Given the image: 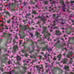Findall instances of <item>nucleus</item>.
Instances as JSON below:
<instances>
[{
  "label": "nucleus",
  "mask_w": 74,
  "mask_h": 74,
  "mask_svg": "<svg viewBox=\"0 0 74 74\" xmlns=\"http://www.w3.org/2000/svg\"><path fill=\"white\" fill-rule=\"evenodd\" d=\"M21 67H22V68L24 70L23 71H21V69H20V67L19 66H16L14 67V70H16V69H18V72H15V71L13 70L12 71V73L15 74H18V73H20V74H25L26 73V70H27V68H26V67L23 66H21Z\"/></svg>",
  "instance_id": "f257e3e1"
},
{
  "label": "nucleus",
  "mask_w": 74,
  "mask_h": 74,
  "mask_svg": "<svg viewBox=\"0 0 74 74\" xmlns=\"http://www.w3.org/2000/svg\"><path fill=\"white\" fill-rule=\"evenodd\" d=\"M19 5L18 4H17L16 3H15L14 4H12V5H9V7L10 9V11L12 12H14V11H15V10L14 9V7H18Z\"/></svg>",
  "instance_id": "f03ea898"
},
{
  "label": "nucleus",
  "mask_w": 74,
  "mask_h": 74,
  "mask_svg": "<svg viewBox=\"0 0 74 74\" xmlns=\"http://www.w3.org/2000/svg\"><path fill=\"white\" fill-rule=\"evenodd\" d=\"M42 28L43 29V31L42 32V34L46 33L47 34V37H49V36H51V34H50V33H48V31L47 30V27L45 26L42 27Z\"/></svg>",
  "instance_id": "7ed1b4c3"
},
{
  "label": "nucleus",
  "mask_w": 74,
  "mask_h": 74,
  "mask_svg": "<svg viewBox=\"0 0 74 74\" xmlns=\"http://www.w3.org/2000/svg\"><path fill=\"white\" fill-rule=\"evenodd\" d=\"M1 66L0 69L1 71L3 72L4 71L3 67L4 66V65H3V63H5V59H4L3 60L2 59H3V57H1Z\"/></svg>",
  "instance_id": "20e7f679"
},
{
  "label": "nucleus",
  "mask_w": 74,
  "mask_h": 74,
  "mask_svg": "<svg viewBox=\"0 0 74 74\" xmlns=\"http://www.w3.org/2000/svg\"><path fill=\"white\" fill-rule=\"evenodd\" d=\"M20 29L21 31L23 32V30L26 31L28 29V27H27V25H25L24 26L20 25H19Z\"/></svg>",
  "instance_id": "39448f33"
},
{
  "label": "nucleus",
  "mask_w": 74,
  "mask_h": 74,
  "mask_svg": "<svg viewBox=\"0 0 74 74\" xmlns=\"http://www.w3.org/2000/svg\"><path fill=\"white\" fill-rule=\"evenodd\" d=\"M60 40H58L55 44V46L58 48H60V46L59 45L60 44L59 43H60Z\"/></svg>",
  "instance_id": "423d86ee"
},
{
  "label": "nucleus",
  "mask_w": 74,
  "mask_h": 74,
  "mask_svg": "<svg viewBox=\"0 0 74 74\" xmlns=\"http://www.w3.org/2000/svg\"><path fill=\"white\" fill-rule=\"evenodd\" d=\"M56 70L58 71L61 70V69H60L58 67H55L53 69L51 70V71L53 73H54L56 71Z\"/></svg>",
  "instance_id": "0eeeda50"
},
{
  "label": "nucleus",
  "mask_w": 74,
  "mask_h": 74,
  "mask_svg": "<svg viewBox=\"0 0 74 74\" xmlns=\"http://www.w3.org/2000/svg\"><path fill=\"white\" fill-rule=\"evenodd\" d=\"M30 47H28L27 48V51H29V53L32 54V53L34 52V48H33L32 50V51H30Z\"/></svg>",
  "instance_id": "6e6552de"
},
{
  "label": "nucleus",
  "mask_w": 74,
  "mask_h": 74,
  "mask_svg": "<svg viewBox=\"0 0 74 74\" xmlns=\"http://www.w3.org/2000/svg\"><path fill=\"white\" fill-rule=\"evenodd\" d=\"M3 34L2 36V37H6L5 36V35H7V36H9V37H10V36H11L12 35V34H7V33L5 32L3 33Z\"/></svg>",
  "instance_id": "1a4fd4ad"
},
{
  "label": "nucleus",
  "mask_w": 74,
  "mask_h": 74,
  "mask_svg": "<svg viewBox=\"0 0 74 74\" xmlns=\"http://www.w3.org/2000/svg\"><path fill=\"white\" fill-rule=\"evenodd\" d=\"M55 34L56 36H59V35H61L62 34H61V32L60 31H58L57 30L55 31Z\"/></svg>",
  "instance_id": "9d476101"
},
{
  "label": "nucleus",
  "mask_w": 74,
  "mask_h": 74,
  "mask_svg": "<svg viewBox=\"0 0 74 74\" xmlns=\"http://www.w3.org/2000/svg\"><path fill=\"white\" fill-rule=\"evenodd\" d=\"M17 50H18V47L16 46L15 45L13 47V51L14 52H16Z\"/></svg>",
  "instance_id": "9b49d317"
},
{
  "label": "nucleus",
  "mask_w": 74,
  "mask_h": 74,
  "mask_svg": "<svg viewBox=\"0 0 74 74\" xmlns=\"http://www.w3.org/2000/svg\"><path fill=\"white\" fill-rule=\"evenodd\" d=\"M35 35L36 36L37 38H38L42 36L40 34V33H38L37 32H36Z\"/></svg>",
  "instance_id": "f8f14e48"
},
{
  "label": "nucleus",
  "mask_w": 74,
  "mask_h": 74,
  "mask_svg": "<svg viewBox=\"0 0 74 74\" xmlns=\"http://www.w3.org/2000/svg\"><path fill=\"white\" fill-rule=\"evenodd\" d=\"M67 61H68L67 59L66 58H64V59L63 60V61H62L61 62V63H63V64H66Z\"/></svg>",
  "instance_id": "ddd939ff"
},
{
  "label": "nucleus",
  "mask_w": 74,
  "mask_h": 74,
  "mask_svg": "<svg viewBox=\"0 0 74 74\" xmlns=\"http://www.w3.org/2000/svg\"><path fill=\"white\" fill-rule=\"evenodd\" d=\"M60 21H62V22H60V23H61V24H62V25H64V24L66 23V20H65L61 19L60 20Z\"/></svg>",
  "instance_id": "4468645a"
},
{
  "label": "nucleus",
  "mask_w": 74,
  "mask_h": 74,
  "mask_svg": "<svg viewBox=\"0 0 74 74\" xmlns=\"http://www.w3.org/2000/svg\"><path fill=\"white\" fill-rule=\"evenodd\" d=\"M72 54H73V52H72V51H69L68 52V53L67 54V58H69V56L71 55Z\"/></svg>",
  "instance_id": "2eb2a0df"
},
{
  "label": "nucleus",
  "mask_w": 74,
  "mask_h": 74,
  "mask_svg": "<svg viewBox=\"0 0 74 74\" xmlns=\"http://www.w3.org/2000/svg\"><path fill=\"white\" fill-rule=\"evenodd\" d=\"M62 10L63 11V12H65V10L66 9V8H65V7H66V5L64 3L62 4Z\"/></svg>",
  "instance_id": "dca6fc26"
},
{
  "label": "nucleus",
  "mask_w": 74,
  "mask_h": 74,
  "mask_svg": "<svg viewBox=\"0 0 74 74\" xmlns=\"http://www.w3.org/2000/svg\"><path fill=\"white\" fill-rule=\"evenodd\" d=\"M45 17H44L43 18H42L40 16H38L37 17L38 18H40V19H41V20L40 21H41L45 20V19L44 18Z\"/></svg>",
  "instance_id": "f3484780"
},
{
  "label": "nucleus",
  "mask_w": 74,
  "mask_h": 74,
  "mask_svg": "<svg viewBox=\"0 0 74 74\" xmlns=\"http://www.w3.org/2000/svg\"><path fill=\"white\" fill-rule=\"evenodd\" d=\"M64 68L65 70H66V71H69V66H66L64 67Z\"/></svg>",
  "instance_id": "a211bd4d"
},
{
  "label": "nucleus",
  "mask_w": 74,
  "mask_h": 74,
  "mask_svg": "<svg viewBox=\"0 0 74 74\" xmlns=\"http://www.w3.org/2000/svg\"><path fill=\"white\" fill-rule=\"evenodd\" d=\"M50 1L51 4H55V3L56 2V1H52V0H50Z\"/></svg>",
  "instance_id": "6ab92c4d"
},
{
  "label": "nucleus",
  "mask_w": 74,
  "mask_h": 74,
  "mask_svg": "<svg viewBox=\"0 0 74 74\" xmlns=\"http://www.w3.org/2000/svg\"><path fill=\"white\" fill-rule=\"evenodd\" d=\"M20 36L21 38H24L25 37V35H24V33H23V34L22 35L20 34Z\"/></svg>",
  "instance_id": "aec40b11"
},
{
  "label": "nucleus",
  "mask_w": 74,
  "mask_h": 74,
  "mask_svg": "<svg viewBox=\"0 0 74 74\" xmlns=\"http://www.w3.org/2000/svg\"><path fill=\"white\" fill-rule=\"evenodd\" d=\"M71 33V32L70 30H66V33L67 34H70Z\"/></svg>",
  "instance_id": "412c9836"
},
{
  "label": "nucleus",
  "mask_w": 74,
  "mask_h": 74,
  "mask_svg": "<svg viewBox=\"0 0 74 74\" xmlns=\"http://www.w3.org/2000/svg\"><path fill=\"white\" fill-rule=\"evenodd\" d=\"M30 4H31V5H34L35 2H34L32 0H31L30 2Z\"/></svg>",
  "instance_id": "4be33fe9"
},
{
  "label": "nucleus",
  "mask_w": 74,
  "mask_h": 74,
  "mask_svg": "<svg viewBox=\"0 0 74 74\" xmlns=\"http://www.w3.org/2000/svg\"><path fill=\"white\" fill-rule=\"evenodd\" d=\"M32 13L33 14H35V15H36V14H37V15H38V13H37V12H36V10L33 11Z\"/></svg>",
  "instance_id": "5701e85b"
},
{
  "label": "nucleus",
  "mask_w": 74,
  "mask_h": 74,
  "mask_svg": "<svg viewBox=\"0 0 74 74\" xmlns=\"http://www.w3.org/2000/svg\"><path fill=\"white\" fill-rule=\"evenodd\" d=\"M37 25H39V27H40V28H42V26H41V25H40V22L37 21Z\"/></svg>",
  "instance_id": "b1692460"
},
{
  "label": "nucleus",
  "mask_w": 74,
  "mask_h": 74,
  "mask_svg": "<svg viewBox=\"0 0 74 74\" xmlns=\"http://www.w3.org/2000/svg\"><path fill=\"white\" fill-rule=\"evenodd\" d=\"M16 58L17 59V60H21V58L19 56H17Z\"/></svg>",
  "instance_id": "393cba45"
},
{
  "label": "nucleus",
  "mask_w": 74,
  "mask_h": 74,
  "mask_svg": "<svg viewBox=\"0 0 74 74\" xmlns=\"http://www.w3.org/2000/svg\"><path fill=\"white\" fill-rule=\"evenodd\" d=\"M4 26L5 28H4L3 27L2 28L3 30H5V29L8 30V27L6 25H4Z\"/></svg>",
  "instance_id": "a878e982"
},
{
  "label": "nucleus",
  "mask_w": 74,
  "mask_h": 74,
  "mask_svg": "<svg viewBox=\"0 0 74 74\" xmlns=\"http://www.w3.org/2000/svg\"><path fill=\"white\" fill-rule=\"evenodd\" d=\"M62 55H58L57 56V58H58V60H60V59H61V56Z\"/></svg>",
  "instance_id": "bb28decb"
},
{
  "label": "nucleus",
  "mask_w": 74,
  "mask_h": 74,
  "mask_svg": "<svg viewBox=\"0 0 74 74\" xmlns=\"http://www.w3.org/2000/svg\"><path fill=\"white\" fill-rule=\"evenodd\" d=\"M31 41L32 42V46H34V42L33 41V40H32L31 39L30 40H27V41Z\"/></svg>",
  "instance_id": "cd10ccee"
},
{
  "label": "nucleus",
  "mask_w": 74,
  "mask_h": 74,
  "mask_svg": "<svg viewBox=\"0 0 74 74\" xmlns=\"http://www.w3.org/2000/svg\"><path fill=\"white\" fill-rule=\"evenodd\" d=\"M45 20L44 21H43V23H42V25H44V24H45V21H46V20H47V19H45V18H44Z\"/></svg>",
  "instance_id": "c85d7f7f"
},
{
  "label": "nucleus",
  "mask_w": 74,
  "mask_h": 74,
  "mask_svg": "<svg viewBox=\"0 0 74 74\" xmlns=\"http://www.w3.org/2000/svg\"><path fill=\"white\" fill-rule=\"evenodd\" d=\"M69 63L71 64H72V63H73V59L72 58L70 59V61L69 62Z\"/></svg>",
  "instance_id": "c756f323"
},
{
  "label": "nucleus",
  "mask_w": 74,
  "mask_h": 74,
  "mask_svg": "<svg viewBox=\"0 0 74 74\" xmlns=\"http://www.w3.org/2000/svg\"><path fill=\"white\" fill-rule=\"evenodd\" d=\"M46 48H47V46H45V47H43L42 48V50L43 51H45V49H46Z\"/></svg>",
  "instance_id": "7c9ffc66"
},
{
  "label": "nucleus",
  "mask_w": 74,
  "mask_h": 74,
  "mask_svg": "<svg viewBox=\"0 0 74 74\" xmlns=\"http://www.w3.org/2000/svg\"><path fill=\"white\" fill-rule=\"evenodd\" d=\"M60 4H63L64 3V2H63V1L62 0H60Z\"/></svg>",
  "instance_id": "2f4dec72"
},
{
  "label": "nucleus",
  "mask_w": 74,
  "mask_h": 74,
  "mask_svg": "<svg viewBox=\"0 0 74 74\" xmlns=\"http://www.w3.org/2000/svg\"><path fill=\"white\" fill-rule=\"evenodd\" d=\"M42 9H43V10H47V7L46 6L45 7V9H44V7H42Z\"/></svg>",
  "instance_id": "473e14b6"
},
{
  "label": "nucleus",
  "mask_w": 74,
  "mask_h": 74,
  "mask_svg": "<svg viewBox=\"0 0 74 74\" xmlns=\"http://www.w3.org/2000/svg\"><path fill=\"white\" fill-rule=\"evenodd\" d=\"M55 25H56L55 24V21H53V25H52V26H55Z\"/></svg>",
  "instance_id": "72a5a7b5"
},
{
  "label": "nucleus",
  "mask_w": 74,
  "mask_h": 74,
  "mask_svg": "<svg viewBox=\"0 0 74 74\" xmlns=\"http://www.w3.org/2000/svg\"><path fill=\"white\" fill-rule=\"evenodd\" d=\"M43 3L45 4H47L48 3V1H43Z\"/></svg>",
  "instance_id": "f704fd0d"
},
{
  "label": "nucleus",
  "mask_w": 74,
  "mask_h": 74,
  "mask_svg": "<svg viewBox=\"0 0 74 74\" xmlns=\"http://www.w3.org/2000/svg\"><path fill=\"white\" fill-rule=\"evenodd\" d=\"M2 49H3L4 50V51H5V52H7V49H6L4 47H3L2 48Z\"/></svg>",
  "instance_id": "c9c22d12"
},
{
  "label": "nucleus",
  "mask_w": 74,
  "mask_h": 74,
  "mask_svg": "<svg viewBox=\"0 0 74 74\" xmlns=\"http://www.w3.org/2000/svg\"><path fill=\"white\" fill-rule=\"evenodd\" d=\"M42 40H43L42 39V38H40L39 40H38V42L39 41H41Z\"/></svg>",
  "instance_id": "e433bc0d"
},
{
  "label": "nucleus",
  "mask_w": 74,
  "mask_h": 74,
  "mask_svg": "<svg viewBox=\"0 0 74 74\" xmlns=\"http://www.w3.org/2000/svg\"><path fill=\"white\" fill-rule=\"evenodd\" d=\"M7 22L8 23H10V22H11V20H8Z\"/></svg>",
  "instance_id": "4c0bfd02"
},
{
  "label": "nucleus",
  "mask_w": 74,
  "mask_h": 74,
  "mask_svg": "<svg viewBox=\"0 0 74 74\" xmlns=\"http://www.w3.org/2000/svg\"><path fill=\"white\" fill-rule=\"evenodd\" d=\"M23 23H24V24H26V23H27V22H26V21L23 20Z\"/></svg>",
  "instance_id": "58836bf2"
},
{
  "label": "nucleus",
  "mask_w": 74,
  "mask_h": 74,
  "mask_svg": "<svg viewBox=\"0 0 74 74\" xmlns=\"http://www.w3.org/2000/svg\"><path fill=\"white\" fill-rule=\"evenodd\" d=\"M59 29V27H55L54 28V29Z\"/></svg>",
  "instance_id": "ea45409f"
},
{
  "label": "nucleus",
  "mask_w": 74,
  "mask_h": 74,
  "mask_svg": "<svg viewBox=\"0 0 74 74\" xmlns=\"http://www.w3.org/2000/svg\"><path fill=\"white\" fill-rule=\"evenodd\" d=\"M46 61L49 62L51 63V61H50V60H49V58H48V59L46 60Z\"/></svg>",
  "instance_id": "a19ab883"
},
{
  "label": "nucleus",
  "mask_w": 74,
  "mask_h": 74,
  "mask_svg": "<svg viewBox=\"0 0 74 74\" xmlns=\"http://www.w3.org/2000/svg\"><path fill=\"white\" fill-rule=\"evenodd\" d=\"M55 17H56L55 14H53V18H55Z\"/></svg>",
  "instance_id": "79ce46f5"
},
{
  "label": "nucleus",
  "mask_w": 74,
  "mask_h": 74,
  "mask_svg": "<svg viewBox=\"0 0 74 74\" xmlns=\"http://www.w3.org/2000/svg\"><path fill=\"white\" fill-rule=\"evenodd\" d=\"M47 40H48V41H49H49H51V39H50L49 36L48 38L47 39Z\"/></svg>",
  "instance_id": "37998d69"
},
{
  "label": "nucleus",
  "mask_w": 74,
  "mask_h": 74,
  "mask_svg": "<svg viewBox=\"0 0 74 74\" xmlns=\"http://www.w3.org/2000/svg\"><path fill=\"white\" fill-rule=\"evenodd\" d=\"M53 9L51 8V10H49V12H51L52 11H53Z\"/></svg>",
  "instance_id": "c03bdc74"
},
{
  "label": "nucleus",
  "mask_w": 74,
  "mask_h": 74,
  "mask_svg": "<svg viewBox=\"0 0 74 74\" xmlns=\"http://www.w3.org/2000/svg\"><path fill=\"white\" fill-rule=\"evenodd\" d=\"M45 42H42L40 44V45H42V44H43V45H45Z\"/></svg>",
  "instance_id": "a18cd8bd"
},
{
  "label": "nucleus",
  "mask_w": 74,
  "mask_h": 74,
  "mask_svg": "<svg viewBox=\"0 0 74 74\" xmlns=\"http://www.w3.org/2000/svg\"><path fill=\"white\" fill-rule=\"evenodd\" d=\"M70 3H71V4H73V3L74 4V1H71Z\"/></svg>",
  "instance_id": "49530a36"
},
{
  "label": "nucleus",
  "mask_w": 74,
  "mask_h": 74,
  "mask_svg": "<svg viewBox=\"0 0 74 74\" xmlns=\"http://www.w3.org/2000/svg\"><path fill=\"white\" fill-rule=\"evenodd\" d=\"M15 39H18V38L17 37V35L16 34V35L15 36Z\"/></svg>",
  "instance_id": "de8ad7c7"
},
{
  "label": "nucleus",
  "mask_w": 74,
  "mask_h": 74,
  "mask_svg": "<svg viewBox=\"0 0 74 74\" xmlns=\"http://www.w3.org/2000/svg\"><path fill=\"white\" fill-rule=\"evenodd\" d=\"M30 15H31V14L30 13L27 14H26V15L27 16H30Z\"/></svg>",
  "instance_id": "09e8293b"
},
{
  "label": "nucleus",
  "mask_w": 74,
  "mask_h": 74,
  "mask_svg": "<svg viewBox=\"0 0 74 74\" xmlns=\"http://www.w3.org/2000/svg\"><path fill=\"white\" fill-rule=\"evenodd\" d=\"M16 64H17L18 65H21V64H20V63H19V62L17 61L16 63Z\"/></svg>",
  "instance_id": "8fccbe9b"
},
{
  "label": "nucleus",
  "mask_w": 74,
  "mask_h": 74,
  "mask_svg": "<svg viewBox=\"0 0 74 74\" xmlns=\"http://www.w3.org/2000/svg\"><path fill=\"white\" fill-rule=\"evenodd\" d=\"M42 58V56H39V60H41V59Z\"/></svg>",
  "instance_id": "3c124183"
},
{
  "label": "nucleus",
  "mask_w": 74,
  "mask_h": 74,
  "mask_svg": "<svg viewBox=\"0 0 74 74\" xmlns=\"http://www.w3.org/2000/svg\"><path fill=\"white\" fill-rule=\"evenodd\" d=\"M31 36V37H33V34L31 33L29 34Z\"/></svg>",
  "instance_id": "603ef678"
},
{
  "label": "nucleus",
  "mask_w": 74,
  "mask_h": 74,
  "mask_svg": "<svg viewBox=\"0 0 74 74\" xmlns=\"http://www.w3.org/2000/svg\"><path fill=\"white\" fill-rule=\"evenodd\" d=\"M25 57H26V58H27V54L26 53H25Z\"/></svg>",
  "instance_id": "864d4df0"
},
{
  "label": "nucleus",
  "mask_w": 74,
  "mask_h": 74,
  "mask_svg": "<svg viewBox=\"0 0 74 74\" xmlns=\"http://www.w3.org/2000/svg\"><path fill=\"white\" fill-rule=\"evenodd\" d=\"M47 47H48V46H47V48H46V49H47V50L48 51H49V49L47 48Z\"/></svg>",
  "instance_id": "5fc2aeb1"
},
{
  "label": "nucleus",
  "mask_w": 74,
  "mask_h": 74,
  "mask_svg": "<svg viewBox=\"0 0 74 74\" xmlns=\"http://www.w3.org/2000/svg\"><path fill=\"white\" fill-rule=\"evenodd\" d=\"M69 29H71V30H73V28H71V27L70 26L68 27Z\"/></svg>",
  "instance_id": "6e6d98bb"
},
{
  "label": "nucleus",
  "mask_w": 74,
  "mask_h": 74,
  "mask_svg": "<svg viewBox=\"0 0 74 74\" xmlns=\"http://www.w3.org/2000/svg\"><path fill=\"white\" fill-rule=\"evenodd\" d=\"M23 4H24V6L26 5V2H23Z\"/></svg>",
  "instance_id": "4d7b16f0"
},
{
  "label": "nucleus",
  "mask_w": 74,
  "mask_h": 74,
  "mask_svg": "<svg viewBox=\"0 0 74 74\" xmlns=\"http://www.w3.org/2000/svg\"><path fill=\"white\" fill-rule=\"evenodd\" d=\"M5 13L6 14H8V15L9 14V12H5Z\"/></svg>",
  "instance_id": "13d9d810"
},
{
  "label": "nucleus",
  "mask_w": 74,
  "mask_h": 74,
  "mask_svg": "<svg viewBox=\"0 0 74 74\" xmlns=\"http://www.w3.org/2000/svg\"><path fill=\"white\" fill-rule=\"evenodd\" d=\"M9 39V38H8L6 40V42H8V39Z\"/></svg>",
  "instance_id": "bf43d9fd"
},
{
  "label": "nucleus",
  "mask_w": 74,
  "mask_h": 74,
  "mask_svg": "<svg viewBox=\"0 0 74 74\" xmlns=\"http://www.w3.org/2000/svg\"><path fill=\"white\" fill-rule=\"evenodd\" d=\"M0 11H2V9H3V7H0Z\"/></svg>",
  "instance_id": "052dcab7"
},
{
  "label": "nucleus",
  "mask_w": 74,
  "mask_h": 74,
  "mask_svg": "<svg viewBox=\"0 0 74 74\" xmlns=\"http://www.w3.org/2000/svg\"><path fill=\"white\" fill-rule=\"evenodd\" d=\"M47 37L45 35H44V38H45V39L47 38Z\"/></svg>",
  "instance_id": "680f3d73"
},
{
  "label": "nucleus",
  "mask_w": 74,
  "mask_h": 74,
  "mask_svg": "<svg viewBox=\"0 0 74 74\" xmlns=\"http://www.w3.org/2000/svg\"><path fill=\"white\" fill-rule=\"evenodd\" d=\"M21 51H22V53H24V52H25V51H23V50H21Z\"/></svg>",
  "instance_id": "e2e57ef3"
},
{
  "label": "nucleus",
  "mask_w": 74,
  "mask_h": 74,
  "mask_svg": "<svg viewBox=\"0 0 74 74\" xmlns=\"http://www.w3.org/2000/svg\"><path fill=\"white\" fill-rule=\"evenodd\" d=\"M33 62V63L35 62L36 61V59H35V60H32Z\"/></svg>",
  "instance_id": "0e129e2a"
},
{
  "label": "nucleus",
  "mask_w": 74,
  "mask_h": 74,
  "mask_svg": "<svg viewBox=\"0 0 74 74\" xmlns=\"http://www.w3.org/2000/svg\"><path fill=\"white\" fill-rule=\"evenodd\" d=\"M37 71H40V70L38 68L37 69Z\"/></svg>",
  "instance_id": "69168bd1"
},
{
  "label": "nucleus",
  "mask_w": 74,
  "mask_h": 74,
  "mask_svg": "<svg viewBox=\"0 0 74 74\" xmlns=\"http://www.w3.org/2000/svg\"><path fill=\"white\" fill-rule=\"evenodd\" d=\"M53 60H56V58H54L53 59Z\"/></svg>",
  "instance_id": "338daca9"
},
{
  "label": "nucleus",
  "mask_w": 74,
  "mask_h": 74,
  "mask_svg": "<svg viewBox=\"0 0 74 74\" xmlns=\"http://www.w3.org/2000/svg\"><path fill=\"white\" fill-rule=\"evenodd\" d=\"M66 55V53H64L63 54V55L64 56H65Z\"/></svg>",
  "instance_id": "774afa93"
}]
</instances>
